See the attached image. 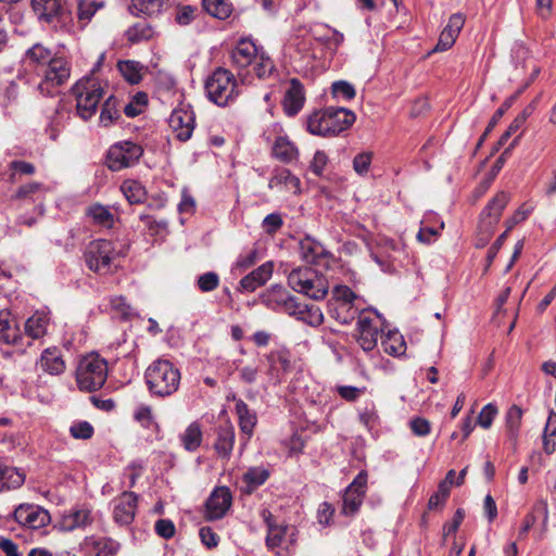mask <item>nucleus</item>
Returning <instances> with one entry per match:
<instances>
[{"instance_id":"obj_1","label":"nucleus","mask_w":556,"mask_h":556,"mask_svg":"<svg viewBox=\"0 0 556 556\" xmlns=\"http://www.w3.org/2000/svg\"><path fill=\"white\" fill-rule=\"evenodd\" d=\"M355 118L354 112L348 109L329 106L311 114L306 125L311 134L330 137L346 130L353 125Z\"/></svg>"},{"instance_id":"obj_2","label":"nucleus","mask_w":556,"mask_h":556,"mask_svg":"<svg viewBox=\"0 0 556 556\" xmlns=\"http://www.w3.org/2000/svg\"><path fill=\"white\" fill-rule=\"evenodd\" d=\"M150 392L159 397L174 394L180 384V371L169 361L157 359L146 371Z\"/></svg>"},{"instance_id":"obj_3","label":"nucleus","mask_w":556,"mask_h":556,"mask_svg":"<svg viewBox=\"0 0 556 556\" xmlns=\"http://www.w3.org/2000/svg\"><path fill=\"white\" fill-rule=\"evenodd\" d=\"M288 285L295 292L320 301L325 299L329 290V282L325 275L312 267H299L288 275Z\"/></svg>"},{"instance_id":"obj_4","label":"nucleus","mask_w":556,"mask_h":556,"mask_svg":"<svg viewBox=\"0 0 556 556\" xmlns=\"http://www.w3.org/2000/svg\"><path fill=\"white\" fill-rule=\"evenodd\" d=\"M108 378V363L98 354L83 356L76 368V383L80 391L93 392L103 387Z\"/></svg>"},{"instance_id":"obj_5","label":"nucleus","mask_w":556,"mask_h":556,"mask_svg":"<svg viewBox=\"0 0 556 556\" xmlns=\"http://www.w3.org/2000/svg\"><path fill=\"white\" fill-rule=\"evenodd\" d=\"M207 98L218 106L232 103L240 90L235 75L226 68H216L205 81Z\"/></svg>"},{"instance_id":"obj_6","label":"nucleus","mask_w":556,"mask_h":556,"mask_svg":"<svg viewBox=\"0 0 556 556\" xmlns=\"http://www.w3.org/2000/svg\"><path fill=\"white\" fill-rule=\"evenodd\" d=\"M76 99V111L84 121L92 117L100 100L103 98L104 89L100 80L94 77H86L78 80L72 88Z\"/></svg>"},{"instance_id":"obj_7","label":"nucleus","mask_w":556,"mask_h":556,"mask_svg":"<svg viewBox=\"0 0 556 556\" xmlns=\"http://www.w3.org/2000/svg\"><path fill=\"white\" fill-rule=\"evenodd\" d=\"M116 255L117 252L113 242L106 239L91 241L84 253L88 268L99 274H105L110 270L111 262Z\"/></svg>"},{"instance_id":"obj_8","label":"nucleus","mask_w":556,"mask_h":556,"mask_svg":"<svg viewBox=\"0 0 556 556\" xmlns=\"http://www.w3.org/2000/svg\"><path fill=\"white\" fill-rule=\"evenodd\" d=\"M142 155V148L131 141L113 144L106 154V165L113 172L131 167Z\"/></svg>"},{"instance_id":"obj_9","label":"nucleus","mask_w":556,"mask_h":556,"mask_svg":"<svg viewBox=\"0 0 556 556\" xmlns=\"http://www.w3.org/2000/svg\"><path fill=\"white\" fill-rule=\"evenodd\" d=\"M31 8L40 21L53 24L54 27L71 21L66 0H31Z\"/></svg>"},{"instance_id":"obj_10","label":"nucleus","mask_w":556,"mask_h":556,"mask_svg":"<svg viewBox=\"0 0 556 556\" xmlns=\"http://www.w3.org/2000/svg\"><path fill=\"white\" fill-rule=\"evenodd\" d=\"M511 199V194L507 191H498L485 205L480 213L479 228L483 230L488 236H492L493 230L504 208L507 206Z\"/></svg>"},{"instance_id":"obj_11","label":"nucleus","mask_w":556,"mask_h":556,"mask_svg":"<svg viewBox=\"0 0 556 556\" xmlns=\"http://www.w3.org/2000/svg\"><path fill=\"white\" fill-rule=\"evenodd\" d=\"M71 76V66L63 56H54L43 70V81L38 88L41 93H50L49 86H61L68 80Z\"/></svg>"},{"instance_id":"obj_12","label":"nucleus","mask_w":556,"mask_h":556,"mask_svg":"<svg viewBox=\"0 0 556 556\" xmlns=\"http://www.w3.org/2000/svg\"><path fill=\"white\" fill-rule=\"evenodd\" d=\"M14 520L29 529H40L47 526L51 518L48 510L35 504H21L13 511Z\"/></svg>"},{"instance_id":"obj_13","label":"nucleus","mask_w":556,"mask_h":556,"mask_svg":"<svg viewBox=\"0 0 556 556\" xmlns=\"http://www.w3.org/2000/svg\"><path fill=\"white\" fill-rule=\"evenodd\" d=\"M232 494L227 486H217L213 490L205 503V517L208 520L222 519L230 509Z\"/></svg>"},{"instance_id":"obj_14","label":"nucleus","mask_w":556,"mask_h":556,"mask_svg":"<svg viewBox=\"0 0 556 556\" xmlns=\"http://www.w3.org/2000/svg\"><path fill=\"white\" fill-rule=\"evenodd\" d=\"M366 484L367 475L366 472L361 471L343 494L342 513L344 515H353L358 510L366 492Z\"/></svg>"},{"instance_id":"obj_15","label":"nucleus","mask_w":556,"mask_h":556,"mask_svg":"<svg viewBox=\"0 0 556 556\" xmlns=\"http://www.w3.org/2000/svg\"><path fill=\"white\" fill-rule=\"evenodd\" d=\"M168 123L175 137L180 141H187L194 129V114L187 109H176L172 112Z\"/></svg>"},{"instance_id":"obj_16","label":"nucleus","mask_w":556,"mask_h":556,"mask_svg":"<svg viewBox=\"0 0 556 556\" xmlns=\"http://www.w3.org/2000/svg\"><path fill=\"white\" fill-rule=\"evenodd\" d=\"M263 50L264 49L262 47H257L253 40L242 38L231 50V65L237 71H243L249 67L251 62L254 60L253 58H256Z\"/></svg>"},{"instance_id":"obj_17","label":"nucleus","mask_w":556,"mask_h":556,"mask_svg":"<svg viewBox=\"0 0 556 556\" xmlns=\"http://www.w3.org/2000/svg\"><path fill=\"white\" fill-rule=\"evenodd\" d=\"M253 59L254 60L251 62L248 68L238 71V76L243 84H250L249 77L251 75H254L260 79H266L270 77L276 71L274 61L264 50Z\"/></svg>"},{"instance_id":"obj_18","label":"nucleus","mask_w":556,"mask_h":556,"mask_svg":"<svg viewBox=\"0 0 556 556\" xmlns=\"http://www.w3.org/2000/svg\"><path fill=\"white\" fill-rule=\"evenodd\" d=\"M137 495L134 492H123L114 502L113 518L119 525H129L135 518Z\"/></svg>"},{"instance_id":"obj_19","label":"nucleus","mask_w":556,"mask_h":556,"mask_svg":"<svg viewBox=\"0 0 556 556\" xmlns=\"http://www.w3.org/2000/svg\"><path fill=\"white\" fill-rule=\"evenodd\" d=\"M357 342L365 352L372 351L377 346L380 332L375 319L361 315L357 320Z\"/></svg>"},{"instance_id":"obj_20","label":"nucleus","mask_w":556,"mask_h":556,"mask_svg":"<svg viewBox=\"0 0 556 556\" xmlns=\"http://www.w3.org/2000/svg\"><path fill=\"white\" fill-rule=\"evenodd\" d=\"M465 24V17L460 13L451 15L447 25L441 31L438 43L433 51H446L455 42Z\"/></svg>"},{"instance_id":"obj_21","label":"nucleus","mask_w":556,"mask_h":556,"mask_svg":"<svg viewBox=\"0 0 556 556\" xmlns=\"http://www.w3.org/2000/svg\"><path fill=\"white\" fill-rule=\"evenodd\" d=\"M273 275V263L266 262L240 280V291L253 292L264 286Z\"/></svg>"},{"instance_id":"obj_22","label":"nucleus","mask_w":556,"mask_h":556,"mask_svg":"<svg viewBox=\"0 0 556 556\" xmlns=\"http://www.w3.org/2000/svg\"><path fill=\"white\" fill-rule=\"evenodd\" d=\"M262 517L267 527L266 546L270 549L281 546L289 531V526L277 523L268 509L262 511Z\"/></svg>"},{"instance_id":"obj_23","label":"nucleus","mask_w":556,"mask_h":556,"mask_svg":"<svg viewBox=\"0 0 556 556\" xmlns=\"http://www.w3.org/2000/svg\"><path fill=\"white\" fill-rule=\"evenodd\" d=\"M235 438V427L230 422H225L217 428L214 448L219 457L229 459L233 450Z\"/></svg>"},{"instance_id":"obj_24","label":"nucleus","mask_w":556,"mask_h":556,"mask_svg":"<svg viewBox=\"0 0 556 556\" xmlns=\"http://www.w3.org/2000/svg\"><path fill=\"white\" fill-rule=\"evenodd\" d=\"M299 252L303 261L309 264H320L330 253L316 240L306 237L300 241Z\"/></svg>"},{"instance_id":"obj_25","label":"nucleus","mask_w":556,"mask_h":556,"mask_svg":"<svg viewBox=\"0 0 556 556\" xmlns=\"http://www.w3.org/2000/svg\"><path fill=\"white\" fill-rule=\"evenodd\" d=\"M303 103V87L296 78H292L283 98V110L287 115L294 116L301 111Z\"/></svg>"},{"instance_id":"obj_26","label":"nucleus","mask_w":556,"mask_h":556,"mask_svg":"<svg viewBox=\"0 0 556 556\" xmlns=\"http://www.w3.org/2000/svg\"><path fill=\"white\" fill-rule=\"evenodd\" d=\"M39 365L49 375H61L65 370V362L56 348L46 349L41 353Z\"/></svg>"},{"instance_id":"obj_27","label":"nucleus","mask_w":556,"mask_h":556,"mask_svg":"<svg viewBox=\"0 0 556 556\" xmlns=\"http://www.w3.org/2000/svg\"><path fill=\"white\" fill-rule=\"evenodd\" d=\"M86 216L90 218L93 225L111 229L115 223V216L108 206L101 203H93L86 208Z\"/></svg>"},{"instance_id":"obj_28","label":"nucleus","mask_w":556,"mask_h":556,"mask_svg":"<svg viewBox=\"0 0 556 556\" xmlns=\"http://www.w3.org/2000/svg\"><path fill=\"white\" fill-rule=\"evenodd\" d=\"M236 413L239 418L240 430L245 435L244 444H247L256 426V415L249 409L248 405L242 400L236 402Z\"/></svg>"},{"instance_id":"obj_29","label":"nucleus","mask_w":556,"mask_h":556,"mask_svg":"<svg viewBox=\"0 0 556 556\" xmlns=\"http://www.w3.org/2000/svg\"><path fill=\"white\" fill-rule=\"evenodd\" d=\"M86 545L94 556H115L119 549V543L111 538H88Z\"/></svg>"},{"instance_id":"obj_30","label":"nucleus","mask_w":556,"mask_h":556,"mask_svg":"<svg viewBox=\"0 0 556 556\" xmlns=\"http://www.w3.org/2000/svg\"><path fill=\"white\" fill-rule=\"evenodd\" d=\"M49 316L43 312L34 313L25 323V332L31 339L42 338L49 325Z\"/></svg>"},{"instance_id":"obj_31","label":"nucleus","mask_w":556,"mask_h":556,"mask_svg":"<svg viewBox=\"0 0 556 556\" xmlns=\"http://www.w3.org/2000/svg\"><path fill=\"white\" fill-rule=\"evenodd\" d=\"M273 155L283 163H291L298 156V149L287 137L279 136L273 144Z\"/></svg>"},{"instance_id":"obj_32","label":"nucleus","mask_w":556,"mask_h":556,"mask_svg":"<svg viewBox=\"0 0 556 556\" xmlns=\"http://www.w3.org/2000/svg\"><path fill=\"white\" fill-rule=\"evenodd\" d=\"M117 70L126 81L131 85L139 84L143 77L146 67L138 61H118Z\"/></svg>"},{"instance_id":"obj_33","label":"nucleus","mask_w":556,"mask_h":556,"mask_svg":"<svg viewBox=\"0 0 556 556\" xmlns=\"http://www.w3.org/2000/svg\"><path fill=\"white\" fill-rule=\"evenodd\" d=\"M268 478L269 471L267 469L263 467L249 468L242 477L245 483L244 492L251 494L254 490L264 484Z\"/></svg>"},{"instance_id":"obj_34","label":"nucleus","mask_w":556,"mask_h":556,"mask_svg":"<svg viewBox=\"0 0 556 556\" xmlns=\"http://www.w3.org/2000/svg\"><path fill=\"white\" fill-rule=\"evenodd\" d=\"M22 340L20 329L15 324H12L8 314L0 313V342L7 344L18 345Z\"/></svg>"},{"instance_id":"obj_35","label":"nucleus","mask_w":556,"mask_h":556,"mask_svg":"<svg viewBox=\"0 0 556 556\" xmlns=\"http://www.w3.org/2000/svg\"><path fill=\"white\" fill-rule=\"evenodd\" d=\"M169 0H131V9L137 14L153 16L168 8Z\"/></svg>"},{"instance_id":"obj_36","label":"nucleus","mask_w":556,"mask_h":556,"mask_svg":"<svg viewBox=\"0 0 556 556\" xmlns=\"http://www.w3.org/2000/svg\"><path fill=\"white\" fill-rule=\"evenodd\" d=\"M180 441L186 451H197L202 443L201 425L197 421L191 422L187 427V429L180 434Z\"/></svg>"},{"instance_id":"obj_37","label":"nucleus","mask_w":556,"mask_h":556,"mask_svg":"<svg viewBox=\"0 0 556 556\" xmlns=\"http://www.w3.org/2000/svg\"><path fill=\"white\" fill-rule=\"evenodd\" d=\"M55 55L41 43H35L24 55V62L29 65L46 66Z\"/></svg>"},{"instance_id":"obj_38","label":"nucleus","mask_w":556,"mask_h":556,"mask_svg":"<svg viewBox=\"0 0 556 556\" xmlns=\"http://www.w3.org/2000/svg\"><path fill=\"white\" fill-rule=\"evenodd\" d=\"M121 191L130 204L143 203L147 198L146 188L136 179H126Z\"/></svg>"},{"instance_id":"obj_39","label":"nucleus","mask_w":556,"mask_h":556,"mask_svg":"<svg viewBox=\"0 0 556 556\" xmlns=\"http://www.w3.org/2000/svg\"><path fill=\"white\" fill-rule=\"evenodd\" d=\"M381 345L387 354L393 356H400L406 350L404 338L397 331H389L384 337H381Z\"/></svg>"},{"instance_id":"obj_40","label":"nucleus","mask_w":556,"mask_h":556,"mask_svg":"<svg viewBox=\"0 0 556 556\" xmlns=\"http://www.w3.org/2000/svg\"><path fill=\"white\" fill-rule=\"evenodd\" d=\"M204 10L212 16L226 20L232 12V5L229 0H202Z\"/></svg>"},{"instance_id":"obj_41","label":"nucleus","mask_w":556,"mask_h":556,"mask_svg":"<svg viewBox=\"0 0 556 556\" xmlns=\"http://www.w3.org/2000/svg\"><path fill=\"white\" fill-rule=\"evenodd\" d=\"M328 308L331 317L340 324L351 323L356 315V309L353 307V304L329 302Z\"/></svg>"},{"instance_id":"obj_42","label":"nucleus","mask_w":556,"mask_h":556,"mask_svg":"<svg viewBox=\"0 0 556 556\" xmlns=\"http://www.w3.org/2000/svg\"><path fill=\"white\" fill-rule=\"evenodd\" d=\"M104 7V2L96 0H78L77 18L85 26L87 25L96 12Z\"/></svg>"},{"instance_id":"obj_43","label":"nucleus","mask_w":556,"mask_h":556,"mask_svg":"<svg viewBox=\"0 0 556 556\" xmlns=\"http://www.w3.org/2000/svg\"><path fill=\"white\" fill-rule=\"evenodd\" d=\"M296 319L302 320L309 326L317 327L323 324L324 315L318 306L313 304H303L302 309L298 312Z\"/></svg>"},{"instance_id":"obj_44","label":"nucleus","mask_w":556,"mask_h":556,"mask_svg":"<svg viewBox=\"0 0 556 556\" xmlns=\"http://www.w3.org/2000/svg\"><path fill=\"white\" fill-rule=\"evenodd\" d=\"M153 35L154 31L147 22L137 23L126 31V38L131 43L149 40Z\"/></svg>"},{"instance_id":"obj_45","label":"nucleus","mask_w":556,"mask_h":556,"mask_svg":"<svg viewBox=\"0 0 556 556\" xmlns=\"http://www.w3.org/2000/svg\"><path fill=\"white\" fill-rule=\"evenodd\" d=\"M300 178L298 176H273L269 180V188H279L280 190L289 191L293 194L300 192Z\"/></svg>"},{"instance_id":"obj_46","label":"nucleus","mask_w":556,"mask_h":556,"mask_svg":"<svg viewBox=\"0 0 556 556\" xmlns=\"http://www.w3.org/2000/svg\"><path fill=\"white\" fill-rule=\"evenodd\" d=\"M1 473L3 476V490L16 489L25 481L24 472L15 467H1Z\"/></svg>"},{"instance_id":"obj_47","label":"nucleus","mask_w":556,"mask_h":556,"mask_svg":"<svg viewBox=\"0 0 556 556\" xmlns=\"http://www.w3.org/2000/svg\"><path fill=\"white\" fill-rule=\"evenodd\" d=\"M522 410L519 406L513 405L506 414V426L510 439L517 440L521 425Z\"/></svg>"},{"instance_id":"obj_48","label":"nucleus","mask_w":556,"mask_h":556,"mask_svg":"<svg viewBox=\"0 0 556 556\" xmlns=\"http://www.w3.org/2000/svg\"><path fill=\"white\" fill-rule=\"evenodd\" d=\"M118 116L117 100L113 96H110L102 105L100 123L106 127L118 118Z\"/></svg>"},{"instance_id":"obj_49","label":"nucleus","mask_w":556,"mask_h":556,"mask_svg":"<svg viewBox=\"0 0 556 556\" xmlns=\"http://www.w3.org/2000/svg\"><path fill=\"white\" fill-rule=\"evenodd\" d=\"M91 522L90 511L88 509H78L73 511L65 518V523L68 529L85 527Z\"/></svg>"},{"instance_id":"obj_50","label":"nucleus","mask_w":556,"mask_h":556,"mask_svg":"<svg viewBox=\"0 0 556 556\" xmlns=\"http://www.w3.org/2000/svg\"><path fill=\"white\" fill-rule=\"evenodd\" d=\"M219 276L215 271H207L197 279V287L201 292H212L219 286Z\"/></svg>"},{"instance_id":"obj_51","label":"nucleus","mask_w":556,"mask_h":556,"mask_svg":"<svg viewBox=\"0 0 556 556\" xmlns=\"http://www.w3.org/2000/svg\"><path fill=\"white\" fill-rule=\"evenodd\" d=\"M148 103V97L144 92H138L132 100L125 105L124 112L128 117H135L139 115L142 108Z\"/></svg>"},{"instance_id":"obj_52","label":"nucleus","mask_w":556,"mask_h":556,"mask_svg":"<svg viewBox=\"0 0 556 556\" xmlns=\"http://www.w3.org/2000/svg\"><path fill=\"white\" fill-rule=\"evenodd\" d=\"M361 422L368 429H372L378 425V414L372 402L367 403L359 413Z\"/></svg>"},{"instance_id":"obj_53","label":"nucleus","mask_w":556,"mask_h":556,"mask_svg":"<svg viewBox=\"0 0 556 556\" xmlns=\"http://www.w3.org/2000/svg\"><path fill=\"white\" fill-rule=\"evenodd\" d=\"M355 299V293L348 286H336L329 302L353 304Z\"/></svg>"},{"instance_id":"obj_54","label":"nucleus","mask_w":556,"mask_h":556,"mask_svg":"<svg viewBox=\"0 0 556 556\" xmlns=\"http://www.w3.org/2000/svg\"><path fill=\"white\" fill-rule=\"evenodd\" d=\"M498 413V409L497 407L492 404V403H489L486 404L480 412L479 416H478V425L484 429H489L491 426H492V422L495 418V416L497 415Z\"/></svg>"},{"instance_id":"obj_55","label":"nucleus","mask_w":556,"mask_h":556,"mask_svg":"<svg viewBox=\"0 0 556 556\" xmlns=\"http://www.w3.org/2000/svg\"><path fill=\"white\" fill-rule=\"evenodd\" d=\"M450 492L451 490L446 489L444 483H439L438 491L433 493L429 498L428 507L430 509L442 507L450 496Z\"/></svg>"},{"instance_id":"obj_56","label":"nucleus","mask_w":556,"mask_h":556,"mask_svg":"<svg viewBox=\"0 0 556 556\" xmlns=\"http://www.w3.org/2000/svg\"><path fill=\"white\" fill-rule=\"evenodd\" d=\"M140 220L144 223L146 228L148 229L151 236H156L161 231L165 230L167 227V223L165 220H156L152 216L142 214L140 215Z\"/></svg>"},{"instance_id":"obj_57","label":"nucleus","mask_w":556,"mask_h":556,"mask_svg":"<svg viewBox=\"0 0 556 556\" xmlns=\"http://www.w3.org/2000/svg\"><path fill=\"white\" fill-rule=\"evenodd\" d=\"M70 432H71L72 437H74L75 439L87 440L92 437L93 428L88 421H80V422L74 424L70 428Z\"/></svg>"},{"instance_id":"obj_58","label":"nucleus","mask_w":556,"mask_h":556,"mask_svg":"<svg viewBox=\"0 0 556 556\" xmlns=\"http://www.w3.org/2000/svg\"><path fill=\"white\" fill-rule=\"evenodd\" d=\"M332 92L337 97H342L343 99L351 100L355 97L354 87L348 81H336L332 85Z\"/></svg>"},{"instance_id":"obj_59","label":"nucleus","mask_w":556,"mask_h":556,"mask_svg":"<svg viewBox=\"0 0 556 556\" xmlns=\"http://www.w3.org/2000/svg\"><path fill=\"white\" fill-rule=\"evenodd\" d=\"M371 159H372V153H370V152H363L361 154H357L353 161L354 170L357 174H363V173L368 172L370 169Z\"/></svg>"},{"instance_id":"obj_60","label":"nucleus","mask_w":556,"mask_h":556,"mask_svg":"<svg viewBox=\"0 0 556 556\" xmlns=\"http://www.w3.org/2000/svg\"><path fill=\"white\" fill-rule=\"evenodd\" d=\"M175 530V525L169 519H160L155 522V532L164 539L173 538Z\"/></svg>"},{"instance_id":"obj_61","label":"nucleus","mask_w":556,"mask_h":556,"mask_svg":"<svg viewBox=\"0 0 556 556\" xmlns=\"http://www.w3.org/2000/svg\"><path fill=\"white\" fill-rule=\"evenodd\" d=\"M201 542L208 548L216 547L219 542V536L210 527H202L199 531Z\"/></svg>"},{"instance_id":"obj_62","label":"nucleus","mask_w":556,"mask_h":556,"mask_svg":"<svg viewBox=\"0 0 556 556\" xmlns=\"http://www.w3.org/2000/svg\"><path fill=\"white\" fill-rule=\"evenodd\" d=\"M364 388L359 389L352 386H340L337 389L339 395L349 402L356 401L364 393Z\"/></svg>"},{"instance_id":"obj_63","label":"nucleus","mask_w":556,"mask_h":556,"mask_svg":"<svg viewBox=\"0 0 556 556\" xmlns=\"http://www.w3.org/2000/svg\"><path fill=\"white\" fill-rule=\"evenodd\" d=\"M282 226V218L279 214H269L263 220V228L267 233H275Z\"/></svg>"},{"instance_id":"obj_64","label":"nucleus","mask_w":556,"mask_h":556,"mask_svg":"<svg viewBox=\"0 0 556 556\" xmlns=\"http://www.w3.org/2000/svg\"><path fill=\"white\" fill-rule=\"evenodd\" d=\"M410 429L418 437H425L430 432V422L425 418H414L410 420Z\"/></svg>"}]
</instances>
